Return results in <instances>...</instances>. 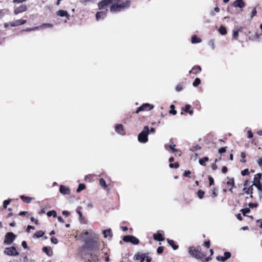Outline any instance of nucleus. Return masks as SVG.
Wrapping results in <instances>:
<instances>
[{
	"label": "nucleus",
	"instance_id": "1",
	"mask_svg": "<svg viewBox=\"0 0 262 262\" xmlns=\"http://www.w3.org/2000/svg\"><path fill=\"white\" fill-rule=\"evenodd\" d=\"M112 5L110 6V11L112 13L119 12L130 6V0H111Z\"/></svg>",
	"mask_w": 262,
	"mask_h": 262
},
{
	"label": "nucleus",
	"instance_id": "2",
	"mask_svg": "<svg viewBox=\"0 0 262 262\" xmlns=\"http://www.w3.org/2000/svg\"><path fill=\"white\" fill-rule=\"evenodd\" d=\"M149 129L147 126H145L143 130L138 135V140L140 143H145L147 142L148 135L149 134Z\"/></svg>",
	"mask_w": 262,
	"mask_h": 262
},
{
	"label": "nucleus",
	"instance_id": "3",
	"mask_svg": "<svg viewBox=\"0 0 262 262\" xmlns=\"http://www.w3.org/2000/svg\"><path fill=\"white\" fill-rule=\"evenodd\" d=\"M85 243L86 248L90 250H95L99 248V242L93 238L85 241Z\"/></svg>",
	"mask_w": 262,
	"mask_h": 262
},
{
	"label": "nucleus",
	"instance_id": "4",
	"mask_svg": "<svg viewBox=\"0 0 262 262\" xmlns=\"http://www.w3.org/2000/svg\"><path fill=\"white\" fill-rule=\"evenodd\" d=\"M16 238V235L12 232H8L5 234L4 244L11 245Z\"/></svg>",
	"mask_w": 262,
	"mask_h": 262
},
{
	"label": "nucleus",
	"instance_id": "5",
	"mask_svg": "<svg viewBox=\"0 0 262 262\" xmlns=\"http://www.w3.org/2000/svg\"><path fill=\"white\" fill-rule=\"evenodd\" d=\"M123 240L125 242L130 243L134 245H138L139 243V240L132 235H125L123 237Z\"/></svg>",
	"mask_w": 262,
	"mask_h": 262
},
{
	"label": "nucleus",
	"instance_id": "6",
	"mask_svg": "<svg viewBox=\"0 0 262 262\" xmlns=\"http://www.w3.org/2000/svg\"><path fill=\"white\" fill-rule=\"evenodd\" d=\"M188 252L192 256L196 258L200 259L202 256V253L194 247H190Z\"/></svg>",
	"mask_w": 262,
	"mask_h": 262
},
{
	"label": "nucleus",
	"instance_id": "7",
	"mask_svg": "<svg viewBox=\"0 0 262 262\" xmlns=\"http://www.w3.org/2000/svg\"><path fill=\"white\" fill-rule=\"evenodd\" d=\"M4 253L9 256H16L18 252L14 247H7L4 251Z\"/></svg>",
	"mask_w": 262,
	"mask_h": 262
},
{
	"label": "nucleus",
	"instance_id": "8",
	"mask_svg": "<svg viewBox=\"0 0 262 262\" xmlns=\"http://www.w3.org/2000/svg\"><path fill=\"white\" fill-rule=\"evenodd\" d=\"M154 105L149 103H144L138 108L136 111V113L138 114L141 111H147L151 110L154 108Z\"/></svg>",
	"mask_w": 262,
	"mask_h": 262
},
{
	"label": "nucleus",
	"instance_id": "9",
	"mask_svg": "<svg viewBox=\"0 0 262 262\" xmlns=\"http://www.w3.org/2000/svg\"><path fill=\"white\" fill-rule=\"evenodd\" d=\"M247 183V181H245V182L244 184L245 187L243 188V191H245V192L247 194H250V198H253L252 194H253V185H252L251 186H250L248 188L246 187Z\"/></svg>",
	"mask_w": 262,
	"mask_h": 262
},
{
	"label": "nucleus",
	"instance_id": "10",
	"mask_svg": "<svg viewBox=\"0 0 262 262\" xmlns=\"http://www.w3.org/2000/svg\"><path fill=\"white\" fill-rule=\"evenodd\" d=\"M59 192L63 195H68L71 193L70 189L69 187L64 185H60L59 188Z\"/></svg>",
	"mask_w": 262,
	"mask_h": 262
},
{
	"label": "nucleus",
	"instance_id": "11",
	"mask_svg": "<svg viewBox=\"0 0 262 262\" xmlns=\"http://www.w3.org/2000/svg\"><path fill=\"white\" fill-rule=\"evenodd\" d=\"M27 9L25 5H21L14 9V13L15 15L25 12Z\"/></svg>",
	"mask_w": 262,
	"mask_h": 262
},
{
	"label": "nucleus",
	"instance_id": "12",
	"mask_svg": "<svg viewBox=\"0 0 262 262\" xmlns=\"http://www.w3.org/2000/svg\"><path fill=\"white\" fill-rule=\"evenodd\" d=\"M26 22H27L26 20L18 19V20H16L15 21L11 22L10 23V25L11 27H14L18 26L24 25V24H26Z\"/></svg>",
	"mask_w": 262,
	"mask_h": 262
},
{
	"label": "nucleus",
	"instance_id": "13",
	"mask_svg": "<svg viewBox=\"0 0 262 262\" xmlns=\"http://www.w3.org/2000/svg\"><path fill=\"white\" fill-rule=\"evenodd\" d=\"M112 5L111 0H103L98 3L99 9H103L104 7Z\"/></svg>",
	"mask_w": 262,
	"mask_h": 262
},
{
	"label": "nucleus",
	"instance_id": "14",
	"mask_svg": "<svg viewBox=\"0 0 262 262\" xmlns=\"http://www.w3.org/2000/svg\"><path fill=\"white\" fill-rule=\"evenodd\" d=\"M56 14L58 16L60 17H66L68 19L70 18V15L68 14V12L65 10H60L57 11Z\"/></svg>",
	"mask_w": 262,
	"mask_h": 262
},
{
	"label": "nucleus",
	"instance_id": "15",
	"mask_svg": "<svg viewBox=\"0 0 262 262\" xmlns=\"http://www.w3.org/2000/svg\"><path fill=\"white\" fill-rule=\"evenodd\" d=\"M162 231H159L157 233L154 235V239L158 241H163L164 238L163 237Z\"/></svg>",
	"mask_w": 262,
	"mask_h": 262
},
{
	"label": "nucleus",
	"instance_id": "16",
	"mask_svg": "<svg viewBox=\"0 0 262 262\" xmlns=\"http://www.w3.org/2000/svg\"><path fill=\"white\" fill-rule=\"evenodd\" d=\"M235 8H243L245 6V4L243 2V0H236L233 5Z\"/></svg>",
	"mask_w": 262,
	"mask_h": 262
},
{
	"label": "nucleus",
	"instance_id": "17",
	"mask_svg": "<svg viewBox=\"0 0 262 262\" xmlns=\"http://www.w3.org/2000/svg\"><path fill=\"white\" fill-rule=\"evenodd\" d=\"M261 177L262 174L260 173L256 174L254 176L252 185H253L254 184L261 183L260 181L261 179Z\"/></svg>",
	"mask_w": 262,
	"mask_h": 262
},
{
	"label": "nucleus",
	"instance_id": "18",
	"mask_svg": "<svg viewBox=\"0 0 262 262\" xmlns=\"http://www.w3.org/2000/svg\"><path fill=\"white\" fill-rule=\"evenodd\" d=\"M42 250L49 256H51L53 255V251L51 247H43Z\"/></svg>",
	"mask_w": 262,
	"mask_h": 262
},
{
	"label": "nucleus",
	"instance_id": "19",
	"mask_svg": "<svg viewBox=\"0 0 262 262\" xmlns=\"http://www.w3.org/2000/svg\"><path fill=\"white\" fill-rule=\"evenodd\" d=\"M115 130L118 134L124 135L125 134V132L123 129V125L121 124L117 125L115 127Z\"/></svg>",
	"mask_w": 262,
	"mask_h": 262
},
{
	"label": "nucleus",
	"instance_id": "20",
	"mask_svg": "<svg viewBox=\"0 0 262 262\" xmlns=\"http://www.w3.org/2000/svg\"><path fill=\"white\" fill-rule=\"evenodd\" d=\"M201 68L199 66H196L192 68V70L189 71V74H197L201 71Z\"/></svg>",
	"mask_w": 262,
	"mask_h": 262
},
{
	"label": "nucleus",
	"instance_id": "21",
	"mask_svg": "<svg viewBox=\"0 0 262 262\" xmlns=\"http://www.w3.org/2000/svg\"><path fill=\"white\" fill-rule=\"evenodd\" d=\"M106 15V11H102L98 12L96 13V17L97 20H99L100 18H104Z\"/></svg>",
	"mask_w": 262,
	"mask_h": 262
},
{
	"label": "nucleus",
	"instance_id": "22",
	"mask_svg": "<svg viewBox=\"0 0 262 262\" xmlns=\"http://www.w3.org/2000/svg\"><path fill=\"white\" fill-rule=\"evenodd\" d=\"M53 25L50 23H45L38 26V29H45L46 28H52Z\"/></svg>",
	"mask_w": 262,
	"mask_h": 262
},
{
	"label": "nucleus",
	"instance_id": "23",
	"mask_svg": "<svg viewBox=\"0 0 262 262\" xmlns=\"http://www.w3.org/2000/svg\"><path fill=\"white\" fill-rule=\"evenodd\" d=\"M103 233L104 235V237L105 238H107L108 237L111 238L113 236V234L111 232V229H106L103 231Z\"/></svg>",
	"mask_w": 262,
	"mask_h": 262
},
{
	"label": "nucleus",
	"instance_id": "24",
	"mask_svg": "<svg viewBox=\"0 0 262 262\" xmlns=\"http://www.w3.org/2000/svg\"><path fill=\"white\" fill-rule=\"evenodd\" d=\"M228 181L226 182V185L232 187H234V180L233 178L228 177Z\"/></svg>",
	"mask_w": 262,
	"mask_h": 262
},
{
	"label": "nucleus",
	"instance_id": "25",
	"mask_svg": "<svg viewBox=\"0 0 262 262\" xmlns=\"http://www.w3.org/2000/svg\"><path fill=\"white\" fill-rule=\"evenodd\" d=\"M20 198L23 201V202L27 203H29L31 201V200H33L32 198H30L29 196H24L23 195H20Z\"/></svg>",
	"mask_w": 262,
	"mask_h": 262
},
{
	"label": "nucleus",
	"instance_id": "26",
	"mask_svg": "<svg viewBox=\"0 0 262 262\" xmlns=\"http://www.w3.org/2000/svg\"><path fill=\"white\" fill-rule=\"evenodd\" d=\"M145 254H137L135 256L136 260H140L141 262H144V257Z\"/></svg>",
	"mask_w": 262,
	"mask_h": 262
},
{
	"label": "nucleus",
	"instance_id": "27",
	"mask_svg": "<svg viewBox=\"0 0 262 262\" xmlns=\"http://www.w3.org/2000/svg\"><path fill=\"white\" fill-rule=\"evenodd\" d=\"M168 243L172 247L174 250H177L178 248V246L174 244L173 241L167 239Z\"/></svg>",
	"mask_w": 262,
	"mask_h": 262
},
{
	"label": "nucleus",
	"instance_id": "28",
	"mask_svg": "<svg viewBox=\"0 0 262 262\" xmlns=\"http://www.w3.org/2000/svg\"><path fill=\"white\" fill-rule=\"evenodd\" d=\"M201 41V40L200 38H198L196 35H194L191 38V42L192 43H199Z\"/></svg>",
	"mask_w": 262,
	"mask_h": 262
},
{
	"label": "nucleus",
	"instance_id": "29",
	"mask_svg": "<svg viewBox=\"0 0 262 262\" xmlns=\"http://www.w3.org/2000/svg\"><path fill=\"white\" fill-rule=\"evenodd\" d=\"M219 31L221 35H225L227 33V30L225 27L221 26L219 29Z\"/></svg>",
	"mask_w": 262,
	"mask_h": 262
},
{
	"label": "nucleus",
	"instance_id": "30",
	"mask_svg": "<svg viewBox=\"0 0 262 262\" xmlns=\"http://www.w3.org/2000/svg\"><path fill=\"white\" fill-rule=\"evenodd\" d=\"M99 184L104 189H105L107 188L105 181L103 179H100L99 181Z\"/></svg>",
	"mask_w": 262,
	"mask_h": 262
},
{
	"label": "nucleus",
	"instance_id": "31",
	"mask_svg": "<svg viewBox=\"0 0 262 262\" xmlns=\"http://www.w3.org/2000/svg\"><path fill=\"white\" fill-rule=\"evenodd\" d=\"M45 233L42 231H38L34 235V237L39 238L42 237L44 235Z\"/></svg>",
	"mask_w": 262,
	"mask_h": 262
},
{
	"label": "nucleus",
	"instance_id": "32",
	"mask_svg": "<svg viewBox=\"0 0 262 262\" xmlns=\"http://www.w3.org/2000/svg\"><path fill=\"white\" fill-rule=\"evenodd\" d=\"M208 160H209L208 158L207 157H205L202 159H200L199 161V162L200 165L204 166L205 165V163L207 162L208 161Z\"/></svg>",
	"mask_w": 262,
	"mask_h": 262
},
{
	"label": "nucleus",
	"instance_id": "33",
	"mask_svg": "<svg viewBox=\"0 0 262 262\" xmlns=\"http://www.w3.org/2000/svg\"><path fill=\"white\" fill-rule=\"evenodd\" d=\"M85 188V186L84 184H80L78 186V187L76 190L77 192L79 193L81 192L82 190H83Z\"/></svg>",
	"mask_w": 262,
	"mask_h": 262
},
{
	"label": "nucleus",
	"instance_id": "34",
	"mask_svg": "<svg viewBox=\"0 0 262 262\" xmlns=\"http://www.w3.org/2000/svg\"><path fill=\"white\" fill-rule=\"evenodd\" d=\"M91 258L95 262H96L98 260V258H97V256H98V253L97 252H96L94 254H91Z\"/></svg>",
	"mask_w": 262,
	"mask_h": 262
},
{
	"label": "nucleus",
	"instance_id": "35",
	"mask_svg": "<svg viewBox=\"0 0 262 262\" xmlns=\"http://www.w3.org/2000/svg\"><path fill=\"white\" fill-rule=\"evenodd\" d=\"M201 83V79L199 78H196L193 82V86L194 87L197 86Z\"/></svg>",
	"mask_w": 262,
	"mask_h": 262
},
{
	"label": "nucleus",
	"instance_id": "36",
	"mask_svg": "<svg viewBox=\"0 0 262 262\" xmlns=\"http://www.w3.org/2000/svg\"><path fill=\"white\" fill-rule=\"evenodd\" d=\"M47 215L48 216H53L54 217H56L57 216L56 212L55 210L50 211L47 213Z\"/></svg>",
	"mask_w": 262,
	"mask_h": 262
},
{
	"label": "nucleus",
	"instance_id": "37",
	"mask_svg": "<svg viewBox=\"0 0 262 262\" xmlns=\"http://www.w3.org/2000/svg\"><path fill=\"white\" fill-rule=\"evenodd\" d=\"M170 111H169V113L170 114H171L172 115H176L177 114V111L176 110H174V105L172 104L170 105Z\"/></svg>",
	"mask_w": 262,
	"mask_h": 262
},
{
	"label": "nucleus",
	"instance_id": "38",
	"mask_svg": "<svg viewBox=\"0 0 262 262\" xmlns=\"http://www.w3.org/2000/svg\"><path fill=\"white\" fill-rule=\"evenodd\" d=\"M11 200H7L4 201L3 202V207L4 208H6L7 206L10 203Z\"/></svg>",
	"mask_w": 262,
	"mask_h": 262
},
{
	"label": "nucleus",
	"instance_id": "39",
	"mask_svg": "<svg viewBox=\"0 0 262 262\" xmlns=\"http://www.w3.org/2000/svg\"><path fill=\"white\" fill-rule=\"evenodd\" d=\"M169 167L171 168H178L179 167V164L178 163H175L174 164L170 163Z\"/></svg>",
	"mask_w": 262,
	"mask_h": 262
},
{
	"label": "nucleus",
	"instance_id": "40",
	"mask_svg": "<svg viewBox=\"0 0 262 262\" xmlns=\"http://www.w3.org/2000/svg\"><path fill=\"white\" fill-rule=\"evenodd\" d=\"M204 194V192L201 190H200L198 192V195L200 199H202Z\"/></svg>",
	"mask_w": 262,
	"mask_h": 262
},
{
	"label": "nucleus",
	"instance_id": "41",
	"mask_svg": "<svg viewBox=\"0 0 262 262\" xmlns=\"http://www.w3.org/2000/svg\"><path fill=\"white\" fill-rule=\"evenodd\" d=\"M216 258L217 260L222 262H225L226 260L225 257L222 256H217Z\"/></svg>",
	"mask_w": 262,
	"mask_h": 262
},
{
	"label": "nucleus",
	"instance_id": "42",
	"mask_svg": "<svg viewBox=\"0 0 262 262\" xmlns=\"http://www.w3.org/2000/svg\"><path fill=\"white\" fill-rule=\"evenodd\" d=\"M238 32L235 28L233 31V37L234 38H236L238 36Z\"/></svg>",
	"mask_w": 262,
	"mask_h": 262
},
{
	"label": "nucleus",
	"instance_id": "43",
	"mask_svg": "<svg viewBox=\"0 0 262 262\" xmlns=\"http://www.w3.org/2000/svg\"><path fill=\"white\" fill-rule=\"evenodd\" d=\"M241 174L243 176H245L248 175L249 174V171L248 169H245L241 171Z\"/></svg>",
	"mask_w": 262,
	"mask_h": 262
},
{
	"label": "nucleus",
	"instance_id": "44",
	"mask_svg": "<svg viewBox=\"0 0 262 262\" xmlns=\"http://www.w3.org/2000/svg\"><path fill=\"white\" fill-rule=\"evenodd\" d=\"M224 257H225L226 260L228 259L231 257V253L230 252H225L224 253Z\"/></svg>",
	"mask_w": 262,
	"mask_h": 262
},
{
	"label": "nucleus",
	"instance_id": "45",
	"mask_svg": "<svg viewBox=\"0 0 262 262\" xmlns=\"http://www.w3.org/2000/svg\"><path fill=\"white\" fill-rule=\"evenodd\" d=\"M253 186H255V187H256V188L259 190V191H260V192H262V184L261 183L254 184V185H253Z\"/></svg>",
	"mask_w": 262,
	"mask_h": 262
},
{
	"label": "nucleus",
	"instance_id": "46",
	"mask_svg": "<svg viewBox=\"0 0 262 262\" xmlns=\"http://www.w3.org/2000/svg\"><path fill=\"white\" fill-rule=\"evenodd\" d=\"M241 157L243 159V160H241V162L242 163H245L246 162V160H244V159H245L246 158V154L245 152H241Z\"/></svg>",
	"mask_w": 262,
	"mask_h": 262
},
{
	"label": "nucleus",
	"instance_id": "47",
	"mask_svg": "<svg viewBox=\"0 0 262 262\" xmlns=\"http://www.w3.org/2000/svg\"><path fill=\"white\" fill-rule=\"evenodd\" d=\"M36 30H38V27H35L34 28H27L25 30H24L23 31H27V32H30V31H35Z\"/></svg>",
	"mask_w": 262,
	"mask_h": 262
},
{
	"label": "nucleus",
	"instance_id": "48",
	"mask_svg": "<svg viewBox=\"0 0 262 262\" xmlns=\"http://www.w3.org/2000/svg\"><path fill=\"white\" fill-rule=\"evenodd\" d=\"M241 211L242 212L244 215H246V214L250 212V209L249 208H245L242 209Z\"/></svg>",
	"mask_w": 262,
	"mask_h": 262
},
{
	"label": "nucleus",
	"instance_id": "49",
	"mask_svg": "<svg viewBox=\"0 0 262 262\" xmlns=\"http://www.w3.org/2000/svg\"><path fill=\"white\" fill-rule=\"evenodd\" d=\"M51 242H52V243L53 244H57L58 243V239L57 238H56V237H52L51 238Z\"/></svg>",
	"mask_w": 262,
	"mask_h": 262
},
{
	"label": "nucleus",
	"instance_id": "50",
	"mask_svg": "<svg viewBox=\"0 0 262 262\" xmlns=\"http://www.w3.org/2000/svg\"><path fill=\"white\" fill-rule=\"evenodd\" d=\"M190 107L191 106L189 104H186L183 110L187 113L189 111Z\"/></svg>",
	"mask_w": 262,
	"mask_h": 262
},
{
	"label": "nucleus",
	"instance_id": "51",
	"mask_svg": "<svg viewBox=\"0 0 262 262\" xmlns=\"http://www.w3.org/2000/svg\"><path fill=\"white\" fill-rule=\"evenodd\" d=\"M226 147H221V148H220L219 149V152L220 153V154L224 153V152H226Z\"/></svg>",
	"mask_w": 262,
	"mask_h": 262
},
{
	"label": "nucleus",
	"instance_id": "52",
	"mask_svg": "<svg viewBox=\"0 0 262 262\" xmlns=\"http://www.w3.org/2000/svg\"><path fill=\"white\" fill-rule=\"evenodd\" d=\"M247 134H248V138L251 139V138H253V135L252 132L251 130H249L247 132Z\"/></svg>",
	"mask_w": 262,
	"mask_h": 262
},
{
	"label": "nucleus",
	"instance_id": "53",
	"mask_svg": "<svg viewBox=\"0 0 262 262\" xmlns=\"http://www.w3.org/2000/svg\"><path fill=\"white\" fill-rule=\"evenodd\" d=\"M209 185L210 186L213 185L214 180L212 177H211V176H209Z\"/></svg>",
	"mask_w": 262,
	"mask_h": 262
},
{
	"label": "nucleus",
	"instance_id": "54",
	"mask_svg": "<svg viewBox=\"0 0 262 262\" xmlns=\"http://www.w3.org/2000/svg\"><path fill=\"white\" fill-rule=\"evenodd\" d=\"M144 262H151V258L145 254L144 257Z\"/></svg>",
	"mask_w": 262,
	"mask_h": 262
},
{
	"label": "nucleus",
	"instance_id": "55",
	"mask_svg": "<svg viewBox=\"0 0 262 262\" xmlns=\"http://www.w3.org/2000/svg\"><path fill=\"white\" fill-rule=\"evenodd\" d=\"M163 249H164V247H159L157 249V252L159 254H161L163 252Z\"/></svg>",
	"mask_w": 262,
	"mask_h": 262
},
{
	"label": "nucleus",
	"instance_id": "56",
	"mask_svg": "<svg viewBox=\"0 0 262 262\" xmlns=\"http://www.w3.org/2000/svg\"><path fill=\"white\" fill-rule=\"evenodd\" d=\"M256 13H257V11H256V9L255 8H254L252 11V13H251V17H253L254 16H255L256 15Z\"/></svg>",
	"mask_w": 262,
	"mask_h": 262
},
{
	"label": "nucleus",
	"instance_id": "57",
	"mask_svg": "<svg viewBox=\"0 0 262 262\" xmlns=\"http://www.w3.org/2000/svg\"><path fill=\"white\" fill-rule=\"evenodd\" d=\"M169 148L172 150L173 152L177 151V149H176L174 147L175 145H170L168 146Z\"/></svg>",
	"mask_w": 262,
	"mask_h": 262
},
{
	"label": "nucleus",
	"instance_id": "58",
	"mask_svg": "<svg viewBox=\"0 0 262 262\" xmlns=\"http://www.w3.org/2000/svg\"><path fill=\"white\" fill-rule=\"evenodd\" d=\"M190 173H191V171L189 170H187V171H185L183 174L185 177H189V175L190 174Z\"/></svg>",
	"mask_w": 262,
	"mask_h": 262
},
{
	"label": "nucleus",
	"instance_id": "59",
	"mask_svg": "<svg viewBox=\"0 0 262 262\" xmlns=\"http://www.w3.org/2000/svg\"><path fill=\"white\" fill-rule=\"evenodd\" d=\"M21 245L24 249L28 248L27 244L26 241H23L21 243Z\"/></svg>",
	"mask_w": 262,
	"mask_h": 262
},
{
	"label": "nucleus",
	"instance_id": "60",
	"mask_svg": "<svg viewBox=\"0 0 262 262\" xmlns=\"http://www.w3.org/2000/svg\"><path fill=\"white\" fill-rule=\"evenodd\" d=\"M62 214L66 217H68L70 215V212L68 211H63L62 212Z\"/></svg>",
	"mask_w": 262,
	"mask_h": 262
},
{
	"label": "nucleus",
	"instance_id": "61",
	"mask_svg": "<svg viewBox=\"0 0 262 262\" xmlns=\"http://www.w3.org/2000/svg\"><path fill=\"white\" fill-rule=\"evenodd\" d=\"M80 208H80V207H79V208H78V209L77 210V213H78V214H79V217H80V218H82V213L81 211H80Z\"/></svg>",
	"mask_w": 262,
	"mask_h": 262
},
{
	"label": "nucleus",
	"instance_id": "62",
	"mask_svg": "<svg viewBox=\"0 0 262 262\" xmlns=\"http://www.w3.org/2000/svg\"><path fill=\"white\" fill-rule=\"evenodd\" d=\"M227 171H228V168L227 167H226V166L223 167V168L222 169V171L223 173H225L227 172Z\"/></svg>",
	"mask_w": 262,
	"mask_h": 262
},
{
	"label": "nucleus",
	"instance_id": "63",
	"mask_svg": "<svg viewBox=\"0 0 262 262\" xmlns=\"http://www.w3.org/2000/svg\"><path fill=\"white\" fill-rule=\"evenodd\" d=\"M256 223L259 224V226L260 228H262V219L260 220H257Z\"/></svg>",
	"mask_w": 262,
	"mask_h": 262
},
{
	"label": "nucleus",
	"instance_id": "64",
	"mask_svg": "<svg viewBox=\"0 0 262 262\" xmlns=\"http://www.w3.org/2000/svg\"><path fill=\"white\" fill-rule=\"evenodd\" d=\"M210 244L209 241H206L204 243V246L208 248L210 247Z\"/></svg>",
	"mask_w": 262,
	"mask_h": 262
}]
</instances>
